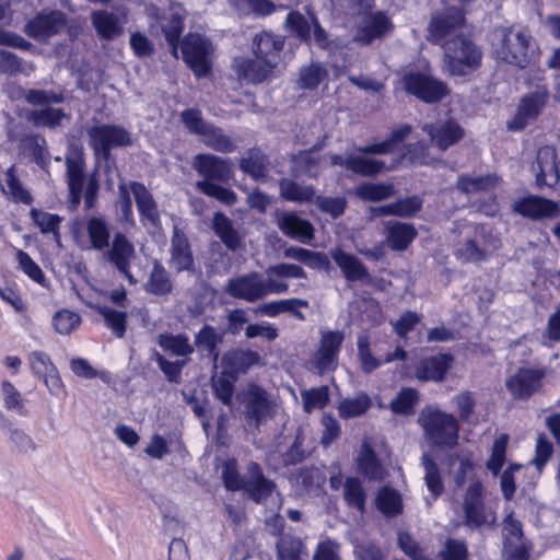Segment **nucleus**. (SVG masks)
I'll return each mask as SVG.
<instances>
[{
    "instance_id": "nucleus-55",
    "label": "nucleus",
    "mask_w": 560,
    "mask_h": 560,
    "mask_svg": "<svg viewBox=\"0 0 560 560\" xmlns=\"http://www.w3.org/2000/svg\"><path fill=\"white\" fill-rule=\"evenodd\" d=\"M222 334L210 325H205L195 336V345L199 348L206 349L213 360L219 358L218 345L222 342Z\"/></svg>"
},
{
    "instance_id": "nucleus-58",
    "label": "nucleus",
    "mask_w": 560,
    "mask_h": 560,
    "mask_svg": "<svg viewBox=\"0 0 560 560\" xmlns=\"http://www.w3.org/2000/svg\"><path fill=\"white\" fill-rule=\"evenodd\" d=\"M503 537L504 547L526 545L528 544L523 534L521 522L514 516V513H509L503 520Z\"/></svg>"
},
{
    "instance_id": "nucleus-45",
    "label": "nucleus",
    "mask_w": 560,
    "mask_h": 560,
    "mask_svg": "<svg viewBox=\"0 0 560 560\" xmlns=\"http://www.w3.org/2000/svg\"><path fill=\"white\" fill-rule=\"evenodd\" d=\"M86 232L92 248L96 250H104L109 246L110 231L104 219L98 217L90 218L86 223Z\"/></svg>"
},
{
    "instance_id": "nucleus-11",
    "label": "nucleus",
    "mask_w": 560,
    "mask_h": 560,
    "mask_svg": "<svg viewBox=\"0 0 560 560\" xmlns=\"http://www.w3.org/2000/svg\"><path fill=\"white\" fill-rule=\"evenodd\" d=\"M404 89L425 103H436L448 94L446 84L431 75L410 72L402 78Z\"/></svg>"
},
{
    "instance_id": "nucleus-32",
    "label": "nucleus",
    "mask_w": 560,
    "mask_h": 560,
    "mask_svg": "<svg viewBox=\"0 0 560 560\" xmlns=\"http://www.w3.org/2000/svg\"><path fill=\"white\" fill-rule=\"evenodd\" d=\"M221 363L223 369L238 377L241 373H246L252 366L259 365L261 357L253 350L233 349L222 355Z\"/></svg>"
},
{
    "instance_id": "nucleus-42",
    "label": "nucleus",
    "mask_w": 560,
    "mask_h": 560,
    "mask_svg": "<svg viewBox=\"0 0 560 560\" xmlns=\"http://www.w3.org/2000/svg\"><path fill=\"white\" fill-rule=\"evenodd\" d=\"M499 184V177L495 175H480L468 176L462 175L458 177L456 187L464 194H477L482 191H490Z\"/></svg>"
},
{
    "instance_id": "nucleus-9",
    "label": "nucleus",
    "mask_w": 560,
    "mask_h": 560,
    "mask_svg": "<svg viewBox=\"0 0 560 560\" xmlns=\"http://www.w3.org/2000/svg\"><path fill=\"white\" fill-rule=\"evenodd\" d=\"M104 258L114 266L129 283L136 284L138 282L130 271L132 264L137 259L136 247L124 233L117 232L114 234L109 246L104 252Z\"/></svg>"
},
{
    "instance_id": "nucleus-53",
    "label": "nucleus",
    "mask_w": 560,
    "mask_h": 560,
    "mask_svg": "<svg viewBox=\"0 0 560 560\" xmlns=\"http://www.w3.org/2000/svg\"><path fill=\"white\" fill-rule=\"evenodd\" d=\"M419 402V393L411 387L402 388L390 401V410L396 415H412Z\"/></svg>"
},
{
    "instance_id": "nucleus-19",
    "label": "nucleus",
    "mask_w": 560,
    "mask_h": 560,
    "mask_svg": "<svg viewBox=\"0 0 560 560\" xmlns=\"http://www.w3.org/2000/svg\"><path fill=\"white\" fill-rule=\"evenodd\" d=\"M65 14L60 11H44L37 14L25 25V33L38 40L44 42L58 34L65 27Z\"/></svg>"
},
{
    "instance_id": "nucleus-25",
    "label": "nucleus",
    "mask_w": 560,
    "mask_h": 560,
    "mask_svg": "<svg viewBox=\"0 0 560 560\" xmlns=\"http://www.w3.org/2000/svg\"><path fill=\"white\" fill-rule=\"evenodd\" d=\"M283 46L284 40L281 36L269 32H261L254 36L252 51L256 58L264 60L276 68Z\"/></svg>"
},
{
    "instance_id": "nucleus-36",
    "label": "nucleus",
    "mask_w": 560,
    "mask_h": 560,
    "mask_svg": "<svg viewBox=\"0 0 560 560\" xmlns=\"http://www.w3.org/2000/svg\"><path fill=\"white\" fill-rule=\"evenodd\" d=\"M330 255L348 281L354 282L370 279L368 268L354 255L341 249H332Z\"/></svg>"
},
{
    "instance_id": "nucleus-5",
    "label": "nucleus",
    "mask_w": 560,
    "mask_h": 560,
    "mask_svg": "<svg viewBox=\"0 0 560 560\" xmlns=\"http://www.w3.org/2000/svg\"><path fill=\"white\" fill-rule=\"evenodd\" d=\"M427 438L438 446L453 447L458 439L456 418L438 409H425L419 418Z\"/></svg>"
},
{
    "instance_id": "nucleus-2",
    "label": "nucleus",
    "mask_w": 560,
    "mask_h": 560,
    "mask_svg": "<svg viewBox=\"0 0 560 560\" xmlns=\"http://www.w3.org/2000/svg\"><path fill=\"white\" fill-rule=\"evenodd\" d=\"M492 54L499 62L526 68L529 62L530 36L514 27H498L490 36Z\"/></svg>"
},
{
    "instance_id": "nucleus-21",
    "label": "nucleus",
    "mask_w": 560,
    "mask_h": 560,
    "mask_svg": "<svg viewBox=\"0 0 560 560\" xmlns=\"http://www.w3.org/2000/svg\"><path fill=\"white\" fill-rule=\"evenodd\" d=\"M28 363L33 374L43 380L50 394L57 395L63 387L56 365L50 357L43 351H32L28 354Z\"/></svg>"
},
{
    "instance_id": "nucleus-62",
    "label": "nucleus",
    "mask_w": 560,
    "mask_h": 560,
    "mask_svg": "<svg viewBox=\"0 0 560 560\" xmlns=\"http://www.w3.org/2000/svg\"><path fill=\"white\" fill-rule=\"evenodd\" d=\"M371 406V400L366 394H359L354 398L343 399L338 407L339 415L342 418H354L364 413Z\"/></svg>"
},
{
    "instance_id": "nucleus-40",
    "label": "nucleus",
    "mask_w": 560,
    "mask_h": 560,
    "mask_svg": "<svg viewBox=\"0 0 560 560\" xmlns=\"http://www.w3.org/2000/svg\"><path fill=\"white\" fill-rule=\"evenodd\" d=\"M158 345L172 355L188 357L194 353L195 348L186 335L160 334L156 337Z\"/></svg>"
},
{
    "instance_id": "nucleus-27",
    "label": "nucleus",
    "mask_w": 560,
    "mask_h": 560,
    "mask_svg": "<svg viewBox=\"0 0 560 560\" xmlns=\"http://www.w3.org/2000/svg\"><path fill=\"white\" fill-rule=\"evenodd\" d=\"M233 69L240 79L249 83H261L273 72L275 67L258 58H235Z\"/></svg>"
},
{
    "instance_id": "nucleus-1",
    "label": "nucleus",
    "mask_w": 560,
    "mask_h": 560,
    "mask_svg": "<svg viewBox=\"0 0 560 560\" xmlns=\"http://www.w3.org/2000/svg\"><path fill=\"white\" fill-rule=\"evenodd\" d=\"M224 290L234 299L256 303L271 294L287 293L289 284L285 281L271 279L265 273L252 271L229 279Z\"/></svg>"
},
{
    "instance_id": "nucleus-47",
    "label": "nucleus",
    "mask_w": 560,
    "mask_h": 560,
    "mask_svg": "<svg viewBox=\"0 0 560 560\" xmlns=\"http://www.w3.org/2000/svg\"><path fill=\"white\" fill-rule=\"evenodd\" d=\"M328 77V71L320 62H311L300 69L298 86L314 90Z\"/></svg>"
},
{
    "instance_id": "nucleus-49",
    "label": "nucleus",
    "mask_w": 560,
    "mask_h": 560,
    "mask_svg": "<svg viewBox=\"0 0 560 560\" xmlns=\"http://www.w3.org/2000/svg\"><path fill=\"white\" fill-rule=\"evenodd\" d=\"M30 215L43 234H51L54 240L58 244L60 243L59 225L62 221L61 217L35 208L31 209Z\"/></svg>"
},
{
    "instance_id": "nucleus-34",
    "label": "nucleus",
    "mask_w": 560,
    "mask_h": 560,
    "mask_svg": "<svg viewBox=\"0 0 560 560\" xmlns=\"http://www.w3.org/2000/svg\"><path fill=\"white\" fill-rule=\"evenodd\" d=\"M487 232L483 228L476 231L474 238H468L462 243L457 250V257L464 262H479L489 257L490 246L486 241Z\"/></svg>"
},
{
    "instance_id": "nucleus-10",
    "label": "nucleus",
    "mask_w": 560,
    "mask_h": 560,
    "mask_svg": "<svg viewBox=\"0 0 560 560\" xmlns=\"http://www.w3.org/2000/svg\"><path fill=\"white\" fill-rule=\"evenodd\" d=\"M212 45L198 34L187 35L182 44V54L185 62L197 77H205L211 68Z\"/></svg>"
},
{
    "instance_id": "nucleus-23",
    "label": "nucleus",
    "mask_w": 560,
    "mask_h": 560,
    "mask_svg": "<svg viewBox=\"0 0 560 560\" xmlns=\"http://www.w3.org/2000/svg\"><path fill=\"white\" fill-rule=\"evenodd\" d=\"M277 226L285 236L307 243L314 238L312 223L301 218L296 212L285 211L277 217Z\"/></svg>"
},
{
    "instance_id": "nucleus-37",
    "label": "nucleus",
    "mask_w": 560,
    "mask_h": 560,
    "mask_svg": "<svg viewBox=\"0 0 560 560\" xmlns=\"http://www.w3.org/2000/svg\"><path fill=\"white\" fill-rule=\"evenodd\" d=\"M269 166L268 158L257 149L248 150L240 160V168L256 180H266Z\"/></svg>"
},
{
    "instance_id": "nucleus-54",
    "label": "nucleus",
    "mask_w": 560,
    "mask_h": 560,
    "mask_svg": "<svg viewBox=\"0 0 560 560\" xmlns=\"http://www.w3.org/2000/svg\"><path fill=\"white\" fill-rule=\"evenodd\" d=\"M279 560H305L303 544L299 538L284 535L277 542Z\"/></svg>"
},
{
    "instance_id": "nucleus-22",
    "label": "nucleus",
    "mask_w": 560,
    "mask_h": 560,
    "mask_svg": "<svg viewBox=\"0 0 560 560\" xmlns=\"http://www.w3.org/2000/svg\"><path fill=\"white\" fill-rule=\"evenodd\" d=\"M514 212L530 219L556 218L559 215V205L538 196H529L513 202Z\"/></svg>"
},
{
    "instance_id": "nucleus-8",
    "label": "nucleus",
    "mask_w": 560,
    "mask_h": 560,
    "mask_svg": "<svg viewBox=\"0 0 560 560\" xmlns=\"http://www.w3.org/2000/svg\"><path fill=\"white\" fill-rule=\"evenodd\" d=\"M464 524L469 528H479L495 522V514L483 501V486L471 481L463 498Z\"/></svg>"
},
{
    "instance_id": "nucleus-33",
    "label": "nucleus",
    "mask_w": 560,
    "mask_h": 560,
    "mask_svg": "<svg viewBox=\"0 0 560 560\" xmlns=\"http://www.w3.org/2000/svg\"><path fill=\"white\" fill-rule=\"evenodd\" d=\"M453 358L448 354L433 355L419 362L416 368V377L422 382H440L451 368Z\"/></svg>"
},
{
    "instance_id": "nucleus-16",
    "label": "nucleus",
    "mask_w": 560,
    "mask_h": 560,
    "mask_svg": "<svg viewBox=\"0 0 560 560\" xmlns=\"http://www.w3.org/2000/svg\"><path fill=\"white\" fill-rule=\"evenodd\" d=\"M192 167L202 180L226 183L232 176V164L229 160L210 153H199L192 160Z\"/></svg>"
},
{
    "instance_id": "nucleus-28",
    "label": "nucleus",
    "mask_w": 560,
    "mask_h": 560,
    "mask_svg": "<svg viewBox=\"0 0 560 560\" xmlns=\"http://www.w3.org/2000/svg\"><path fill=\"white\" fill-rule=\"evenodd\" d=\"M130 188L137 209L140 213L141 221L143 223H149L153 228H159L161 223L160 210L152 194L143 184L138 182L131 183Z\"/></svg>"
},
{
    "instance_id": "nucleus-17",
    "label": "nucleus",
    "mask_w": 560,
    "mask_h": 560,
    "mask_svg": "<svg viewBox=\"0 0 560 560\" xmlns=\"http://www.w3.org/2000/svg\"><path fill=\"white\" fill-rule=\"evenodd\" d=\"M548 97L549 93L546 89H537L522 97L515 117L508 124L509 129L521 130L528 121L536 119L545 107Z\"/></svg>"
},
{
    "instance_id": "nucleus-24",
    "label": "nucleus",
    "mask_w": 560,
    "mask_h": 560,
    "mask_svg": "<svg viewBox=\"0 0 560 560\" xmlns=\"http://www.w3.org/2000/svg\"><path fill=\"white\" fill-rule=\"evenodd\" d=\"M392 31V23L388 16L376 12L366 16L359 25L354 42L360 45H371L375 39H381Z\"/></svg>"
},
{
    "instance_id": "nucleus-41",
    "label": "nucleus",
    "mask_w": 560,
    "mask_h": 560,
    "mask_svg": "<svg viewBox=\"0 0 560 560\" xmlns=\"http://www.w3.org/2000/svg\"><path fill=\"white\" fill-rule=\"evenodd\" d=\"M320 156L313 151H302L292 156L291 172L295 177L306 175L312 178L318 176Z\"/></svg>"
},
{
    "instance_id": "nucleus-26",
    "label": "nucleus",
    "mask_w": 560,
    "mask_h": 560,
    "mask_svg": "<svg viewBox=\"0 0 560 560\" xmlns=\"http://www.w3.org/2000/svg\"><path fill=\"white\" fill-rule=\"evenodd\" d=\"M556 156V150L552 147L546 145L538 150L533 171L536 174V183L539 187H552L558 183L559 173Z\"/></svg>"
},
{
    "instance_id": "nucleus-35",
    "label": "nucleus",
    "mask_w": 560,
    "mask_h": 560,
    "mask_svg": "<svg viewBox=\"0 0 560 560\" xmlns=\"http://www.w3.org/2000/svg\"><path fill=\"white\" fill-rule=\"evenodd\" d=\"M212 230L229 250L237 252L241 249L243 236L234 228L233 221L224 213L220 211L213 213Z\"/></svg>"
},
{
    "instance_id": "nucleus-52",
    "label": "nucleus",
    "mask_w": 560,
    "mask_h": 560,
    "mask_svg": "<svg viewBox=\"0 0 560 560\" xmlns=\"http://www.w3.org/2000/svg\"><path fill=\"white\" fill-rule=\"evenodd\" d=\"M394 187L390 184L365 183L357 187L355 195L364 201L378 202L393 197Z\"/></svg>"
},
{
    "instance_id": "nucleus-51",
    "label": "nucleus",
    "mask_w": 560,
    "mask_h": 560,
    "mask_svg": "<svg viewBox=\"0 0 560 560\" xmlns=\"http://www.w3.org/2000/svg\"><path fill=\"white\" fill-rule=\"evenodd\" d=\"M422 466L424 468V481L427 488L431 492L433 500H435L444 491V485L440 475L439 466L427 453L422 455Z\"/></svg>"
},
{
    "instance_id": "nucleus-3",
    "label": "nucleus",
    "mask_w": 560,
    "mask_h": 560,
    "mask_svg": "<svg viewBox=\"0 0 560 560\" xmlns=\"http://www.w3.org/2000/svg\"><path fill=\"white\" fill-rule=\"evenodd\" d=\"M442 46L443 67L451 75H467L479 67L482 54L470 39L455 36L443 42Z\"/></svg>"
},
{
    "instance_id": "nucleus-39",
    "label": "nucleus",
    "mask_w": 560,
    "mask_h": 560,
    "mask_svg": "<svg viewBox=\"0 0 560 560\" xmlns=\"http://www.w3.org/2000/svg\"><path fill=\"white\" fill-rule=\"evenodd\" d=\"M200 138L205 145L221 153H231L237 148L233 139L212 122L203 130Z\"/></svg>"
},
{
    "instance_id": "nucleus-30",
    "label": "nucleus",
    "mask_w": 560,
    "mask_h": 560,
    "mask_svg": "<svg viewBox=\"0 0 560 560\" xmlns=\"http://www.w3.org/2000/svg\"><path fill=\"white\" fill-rule=\"evenodd\" d=\"M96 34L106 40H114L124 33L125 18L107 10H96L91 14Z\"/></svg>"
},
{
    "instance_id": "nucleus-64",
    "label": "nucleus",
    "mask_w": 560,
    "mask_h": 560,
    "mask_svg": "<svg viewBox=\"0 0 560 560\" xmlns=\"http://www.w3.org/2000/svg\"><path fill=\"white\" fill-rule=\"evenodd\" d=\"M105 324L112 329L117 338H122L126 332L127 315L124 312L113 310L107 306L98 308Z\"/></svg>"
},
{
    "instance_id": "nucleus-60",
    "label": "nucleus",
    "mask_w": 560,
    "mask_h": 560,
    "mask_svg": "<svg viewBox=\"0 0 560 560\" xmlns=\"http://www.w3.org/2000/svg\"><path fill=\"white\" fill-rule=\"evenodd\" d=\"M196 188L202 194L215 198L224 205L231 206L234 205L237 200L236 194L233 190L209 180L196 182Z\"/></svg>"
},
{
    "instance_id": "nucleus-18",
    "label": "nucleus",
    "mask_w": 560,
    "mask_h": 560,
    "mask_svg": "<svg viewBox=\"0 0 560 560\" xmlns=\"http://www.w3.org/2000/svg\"><path fill=\"white\" fill-rule=\"evenodd\" d=\"M343 338L341 331L322 332L319 347L313 357L314 365L319 373L335 370Z\"/></svg>"
},
{
    "instance_id": "nucleus-38",
    "label": "nucleus",
    "mask_w": 560,
    "mask_h": 560,
    "mask_svg": "<svg viewBox=\"0 0 560 560\" xmlns=\"http://www.w3.org/2000/svg\"><path fill=\"white\" fill-rule=\"evenodd\" d=\"M279 190L284 200L298 203L313 202L316 196L315 188L312 185H303L289 178L279 180Z\"/></svg>"
},
{
    "instance_id": "nucleus-61",
    "label": "nucleus",
    "mask_w": 560,
    "mask_h": 560,
    "mask_svg": "<svg viewBox=\"0 0 560 560\" xmlns=\"http://www.w3.org/2000/svg\"><path fill=\"white\" fill-rule=\"evenodd\" d=\"M7 188L4 192L11 196L14 201L30 205L33 201L32 195L23 187L22 183L15 175V166H10L5 172Z\"/></svg>"
},
{
    "instance_id": "nucleus-6",
    "label": "nucleus",
    "mask_w": 560,
    "mask_h": 560,
    "mask_svg": "<svg viewBox=\"0 0 560 560\" xmlns=\"http://www.w3.org/2000/svg\"><path fill=\"white\" fill-rule=\"evenodd\" d=\"M147 16L153 22L150 24L152 34L162 32L167 43L176 51V42L183 33L185 11L180 4H171L167 9H160L154 4L145 7Z\"/></svg>"
},
{
    "instance_id": "nucleus-13",
    "label": "nucleus",
    "mask_w": 560,
    "mask_h": 560,
    "mask_svg": "<svg viewBox=\"0 0 560 560\" xmlns=\"http://www.w3.org/2000/svg\"><path fill=\"white\" fill-rule=\"evenodd\" d=\"M464 25V15L460 8L448 7L436 12L430 22L429 39L433 43H441L454 35Z\"/></svg>"
},
{
    "instance_id": "nucleus-43",
    "label": "nucleus",
    "mask_w": 560,
    "mask_h": 560,
    "mask_svg": "<svg viewBox=\"0 0 560 560\" xmlns=\"http://www.w3.org/2000/svg\"><path fill=\"white\" fill-rule=\"evenodd\" d=\"M343 499L349 508L364 514L368 493L359 478L349 477L345 480Z\"/></svg>"
},
{
    "instance_id": "nucleus-29",
    "label": "nucleus",
    "mask_w": 560,
    "mask_h": 560,
    "mask_svg": "<svg viewBox=\"0 0 560 560\" xmlns=\"http://www.w3.org/2000/svg\"><path fill=\"white\" fill-rule=\"evenodd\" d=\"M348 165L350 172L363 177H375L394 168V166H387L383 160L372 156L371 153H362L360 147L349 153Z\"/></svg>"
},
{
    "instance_id": "nucleus-63",
    "label": "nucleus",
    "mask_w": 560,
    "mask_h": 560,
    "mask_svg": "<svg viewBox=\"0 0 560 560\" xmlns=\"http://www.w3.org/2000/svg\"><path fill=\"white\" fill-rule=\"evenodd\" d=\"M265 276L270 277L271 279L281 280L282 279H306L307 275L304 269L295 264H277L269 266L265 270Z\"/></svg>"
},
{
    "instance_id": "nucleus-20",
    "label": "nucleus",
    "mask_w": 560,
    "mask_h": 560,
    "mask_svg": "<svg viewBox=\"0 0 560 560\" xmlns=\"http://www.w3.org/2000/svg\"><path fill=\"white\" fill-rule=\"evenodd\" d=\"M422 130L428 133L432 145L442 151L460 141L465 131L454 119L438 121L435 124H424Z\"/></svg>"
},
{
    "instance_id": "nucleus-14",
    "label": "nucleus",
    "mask_w": 560,
    "mask_h": 560,
    "mask_svg": "<svg viewBox=\"0 0 560 560\" xmlns=\"http://www.w3.org/2000/svg\"><path fill=\"white\" fill-rule=\"evenodd\" d=\"M544 369L520 368L506 380V388L514 398L528 399L542 387Z\"/></svg>"
},
{
    "instance_id": "nucleus-44",
    "label": "nucleus",
    "mask_w": 560,
    "mask_h": 560,
    "mask_svg": "<svg viewBox=\"0 0 560 560\" xmlns=\"http://www.w3.org/2000/svg\"><path fill=\"white\" fill-rule=\"evenodd\" d=\"M238 377L225 369L211 378L214 396L225 406H231L234 396V385Z\"/></svg>"
},
{
    "instance_id": "nucleus-31",
    "label": "nucleus",
    "mask_w": 560,
    "mask_h": 560,
    "mask_svg": "<svg viewBox=\"0 0 560 560\" xmlns=\"http://www.w3.org/2000/svg\"><path fill=\"white\" fill-rule=\"evenodd\" d=\"M384 234L393 250H405L416 238L417 230L411 223L388 220L384 222Z\"/></svg>"
},
{
    "instance_id": "nucleus-56",
    "label": "nucleus",
    "mask_w": 560,
    "mask_h": 560,
    "mask_svg": "<svg viewBox=\"0 0 560 560\" xmlns=\"http://www.w3.org/2000/svg\"><path fill=\"white\" fill-rule=\"evenodd\" d=\"M0 395L7 410L14 411L21 416L26 413L22 394L11 382L3 381L1 383Z\"/></svg>"
},
{
    "instance_id": "nucleus-7",
    "label": "nucleus",
    "mask_w": 560,
    "mask_h": 560,
    "mask_svg": "<svg viewBox=\"0 0 560 560\" xmlns=\"http://www.w3.org/2000/svg\"><path fill=\"white\" fill-rule=\"evenodd\" d=\"M93 153H112L113 149L132 144L130 132L119 125L96 124L86 128Z\"/></svg>"
},
{
    "instance_id": "nucleus-4",
    "label": "nucleus",
    "mask_w": 560,
    "mask_h": 560,
    "mask_svg": "<svg viewBox=\"0 0 560 560\" xmlns=\"http://www.w3.org/2000/svg\"><path fill=\"white\" fill-rule=\"evenodd\" d=\"M237 399L244 407L245 420L249 427L259 429L260 425L275 417L277 402L261 386L249 383L237 394Z\"/></svg>"
},
{
    "instance_id": "nucleus-48",
    "label": "nucleus",
    "mask_w": 560,
    "mask_h": 560,
    "mask_svg": "<svg viewBox=\"0 0 560 560\" xmlns=\"http://www.w3.org/2000/svg\"><path fill=\"white\" fill-rule=\"evenodd\" d=\"M358 464L360 471L370 479L381 480L383 478L384 468L368 443H364L361 447Z\"/></svg>"
},
{
    "instance_id": "nucleus-57",
    "label": "nucleus",
    "mask_w": 560,
    "mask_h": 560,
    "mask_svg": "<svg viewBox=\"0 0 560 560\" xmlns=\"http://www.w3.org/2000/svg\"><path fill=\"white\" fill-rule=\"evenodd\" d=\"M316 20L313 14L303 15L299 12H291L285 20V24L301 39L308 40L312 37V28Z\"/></svg>"
},
{
    "instance_id": "nucleus-15",
    "label": "nucleus",
    "mask_w": 560,
    "mask_h": 560,
    "mask_svg": "<svg viewBox=\"0 0 560 560\" xmlns=\"http://www.w3.org/2000/svg\"><path fill=\"white\" fill-rule=\"evenodd\" d=\"M168 254V266L171 269L175 270L177 273L194 271L195 258L190 242L187 235L177 225L173 228Z\"/></svg>"
},
{
    "instance_id": "nucleus-12",
    "label": "nucleus",
    "mask_w": 560,
    "mask_h": 560,
    "mask_svg": "<svg viewBox=\"0 0 560 560\" xmlns=\"http://www.w3.org/2000/svg\"><path fill=\"white\" fill-rule=\"evenodd\" d=\"M66 177L69 188L71 202L77 206L80 203L85 176V159L84 151L81 145L71 144L66 154Z\"/></svg>"
},
{
    "instance_id": "nucleus-46",
    "label": "nucleus",
    "mask_w": 560,
    "mask_h": 560,
    "mask_svg": "<svg viewBox=\"0 0 560 560\" xmlns=\"http://www.w3.org/2000/svg\"><path fill=\"white\" fill-rule=\"evenodd\" d=\"M144 289L147 292L159 296L166 295L172 292V280L165 268L160 262H155L153 265L149 279L144 284Z\"/></svg>"
},
{
    "instance_id": "nucleus-50",
    "label": "nucleus",
    "mask_w": 560,
    "mask_h": 560,
    "mask_svg": "<svg viewBox=\"0 0 560 560\" xmlns=\"http://www.w3.org/2000/svg\"><path fill=\"white\" fill-rule=\"evenodd\" d=\"M376 506L386 517H395L402 512L401 497L390 488H382L376 497Z\"/></svg>"
},
{
    "instance_id": "nucleus-59",
    "label": "nucleus",
    "mask_w": 560,
    "mask_h": 560,
    "mask_svg": "<svg viewBox=\"0 0 560 560\" xmlns=\"http://www.w3.org/2000/svg\"><path fill=\"white\" fill-rule=\"evenodd\" d=\"M33 63L22 61L11 51L0 49V71L7 74L25 73L30 74L34 71Z\"/></svg>"
}]
</instances>
